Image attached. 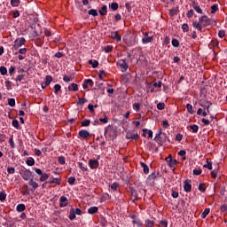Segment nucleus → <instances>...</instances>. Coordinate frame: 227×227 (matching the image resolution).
<instances>
[{"label": "nucleus", "instance_id": "nucleus-1", "mask_svg": "<svg viewBox=\"0 0 227 227\" xmlns=\"http://www.w3.org/2000/svg\"><path fill=\"white\" fill-rule=\"evenodd\" d=\"M210 24H212V20H210L208 16H200L199 21H193L192 26L198 29V31H203V27L210 26Z\"/></svg>", "mask_w": 227, "mask_h": 227}, {"label": "nucleus", "instance_id": "nucleus-2", "mask_svg": "<svg viewBox=\"0 0 227 227\" xmlns=\"http://www.w3.org/2000/svg\"><path fill=\"white\" fill-rule=\"evenodd\" d=\"M154 140L157 142L159 145H163L165 142L171 143L170 138H168V135L166 133H163L162 129H160L159 133L155 136Z\"/></svg>", "mask_w": 227, "mask_h": 227}, {"label": "nucleus", "instance_id": "nucleus-3", "mask_svg": "<svg viewBox=\"0 0 227 227\" xmlns=\"http://www.w3.org/2000/svg\"><path fill=\"white\" fill-rule=\"evenodd\" d=\"M106 137H110L111 139H114V126L109 125L106 128L105 130Z\"/></svg>", "mask_w": 227, "mask_h": 227}, {"label": "nucleus", "instance_id": "nucleus-4", "mask_svg": "<svg viewBox=\"0 0 227 227\" xmlns=\"http://www.w3.org/2000/svg\"><path fill=\"white\" fill-rule=\"evenodd\" d=\"M117 67L122 73H125L129 69V64H127L126 60H118L117 61Z\"/></svg>", "mask_w": 227, "mask_h": 227}, {"label": "nucleus", "instance_id": "nucleus-5", "mask_svg": "<svg viewBox=\"0 0 227 227\" xmlns=\"http://www.w3.org/2000/svg\"><path fill=\"white\" fill-rule=\"evenodd\" d=\"M25 43H26V38L24 37L18 38L14 41L12 49L17 51V49H20V47H22V45H24Z\"/></svg>", "mask_w": 227, "mask_h": 227}, {"label": "nucleus", "instance_id": "nucleus-6", "mask_svg": "<svg viewBox=\"0 0 227 227\" xmlns=\"http://www.w3.org/2000/svg\"><path fill=\"white\" fill-rule=\"evenodd\" d=\"M33 175V172L31 170H23L20 172V176L23 178V180H29Z\"/></svg>", "mask_w": 227, "mask_h": 227}, {"label": "nucleus", "instance_id": "nucleus-7", "mask_svg": "<svg viewBox=\"0 0 227 227\" xmlns=\"http://www.w3.org/2000/svg\"><path fill=\"white\" fill-rule=\"evenodd\" d=\"M184 192H192V184L191 179H186V181H184Z\"/></svg>", "mask_w": 227, "mask_h": 227}, {"label": "nucleus", "instance_id": "nucleus-8", "mask_svg": "<svg viewBox=\"0 0 227 227\" xmlns=\"http://www.w3.org/2000/svg\"><path fill=\"white\" fill-rule=\"evenodd\" d=\"M153 35H152V37H149L148 32H145V34H144L142 43H143V44H148L149 43H153Z\"/></svg>", "mask_w": 227, "mask_h": 227}, {"label": "nucleus", "instance_id": "nucleus-9", "mask_svg": "<svg viewBox=\"0 0 227 227\" xmlns=\"http://www.w3.org/2000/svg\"><path fill=\"white\" fill-rule=\"evenodd\" d=\"M192 6L194 8V10L197 12V13H203V10L201 6H200V4L197 3L196 1L192 2Z\"/></svg>", "mask_w": 227, "mask_h": 227}, {"label": "nucleus", "instance_id": "nucleus-10", "mask_svg": "<svg viewBox=\"0 0 227 227\" xmlns=\"http://www.w3.org/2000/svg\"><path fill=\"white\" fill-rule=\"evenodd\" d=\"M89 164H90V169H97V168H98L99 163L98 160H89Z\"/></svg>", "mask_w": 227, "mask_h": 227}, {"label": "nucleus", "instance_id": "nucleus-11", "mask_svg": "<svg viewBox=\"0 0 227 227\" xmlns=\"http://www.w3.org/2000/svg\"><path fill=\"white\" fill-rule=\"evenodd\" d=\"M88 84H89V86H90V88H93V80H91V79L85 80L82 84L83 90H88Z\"/></svg>", "mask_w": 227, "mask_h": 227}, {"label": "nucleus", "instance_id": "nucleus-12", "mask_svg": "<svg viewBox=\"0 0 227 227\" xmlns=\"http://www.w3.org/2000/svg\"><path fill=\"white\" fill-rule=\"evenodd\" d=\"M80 137H82V139H87V137H90V132L86 129H82L79 131Z\"/></svg>", "mask_w": 227, "mask_h": 227}, {"label": "nucleus", "instance_id": "nucleus-13", "mask_svg": "<svg viewBox=\"0 0 227 227\" xmlns=\"http://www.w3.org/2000/svg\"><path fill=\"white\" fill-rule=\"evenodd\" d=\"M59 207H67V205H68V199H67V197L65 196H61L59 199Z\"/></svg>", "mask_w": 227, "mask_h": 227}, {"label": "nucleus", "instance_id": "nucleus-14", "mask_svg": "<svg viewBox=\"0 0 227 227\" xmlns=\"http://www.w3.org/2000/svg\"><path fill=\"white\" fill-rule=\"evenodd\" d=\"M137 43H138L137 35H133V37H130V41L128 43V46H136Z\"/></svg>", "mask_w": 227, "mask_h": 227}, {"label": "nucleus", "instance_id": "nucleus-15", "mask_svg": "<svg viewBox=\"0 0 227 227\" xmlns=\"http://www.w3.org/2000/svg\"><path fill=\"white\" fill-rule=\"evenodd\" d=\"M131 218H132V223H136L137 225V227L143 226V222H141V220L139 218H137L135 215L131 216Z\"/></svg>", "mask_w": 227, "mask_h": 227}, {"label": "nucleus", "instance_id": "nucleus-16", "mask_svg": "<svg viewBox=\"0 0 227 227\" xmlns=\"http://www.w3.org/2000/svg\"><path fill=\"white\" fill-rule=\"evenodd\" d=\"M140 165L143 168L144 173L145 174H149L150 168H149L148 165L146 163L143 162V161L140 162Z\"/></svg>", "mask_w": 227, "mask_h": 227}, {"label": "nucleus", "instance_id": "nucleus-17", "mask_svg": "<svg viewBox=\"0 0 227 227\" xmlns=\"http://www.w3.org/2000/svg\"><path fill=\"white\" fill-rule=\"evenodd\" d=\"M178 12H179V8L178 6H176L169 10V15H171V17H174V15H177Z\"/></svg>", "mask_w": 227, "mask_h": 227}, {"label": "nucleus", "instance_id": "nucleus-18", "mask_svg": "<svg viewBox=\"0 0 227 227\" xmlns=\"http://www.w3.org/2000/svg\"><path fill=\"white\" fill-rule=\"evenodd\" d=\"M68 91H79L77 83H72L71 86L68 87Z\"/></svg>", "mask_w": 227, "mask_h": 227}, {"label": "nucleus", "instance_id": "nucleus-19", "mask_svg": "<svg viewBox=\"0 0 227 227\" xmlns=\"http://www.w3.org/2000/svg\"><path fill=\"white\" fill-rule=\"evenodd\" d=\"M121 35H120L119 32H115V40L117 41V46H121Z\"/></svg>", "mask_w": 227, "mask_h": 227}, {"label": "nucleus", "instance_id": "nucleus-20", "mask_svg": "<svg viewBox=\"0 0 227 227\" xmlns=\"http://www.w3.org/2000/svg\"><path fill=\"white\" fill-rule=\"evenodd\" d=\"M28 184L32 187V189H34V191L38 189V183L35 182V180L30 179Z\"/></svg>", "mask_w": 227, "mask_h": 227}, {"label": "nucleus", "instance_id": "nucleus-21", "mask_svg": "<svg viewBox=\"0 0 227 227\" xmlns=\"http://www.w3.org/2000/svg\"><path fill=\"white\" fill-rule=\"evenodd\" d=\"M48 184H57V185H61V177L53 178L52 180L48 181Z\"/></svg>", "mask_w": 227, "mask_h": 227}, {"label": "nucleus", "instance_id": "nucleus-22", "mask_svg": "<svg viewBox=\"0 0 227 227\" xmlns=\"http://www.w3.org/2000/svg\"><path fill=\"white\" fill-rule=\"evenodd\" d=\"M145 227H154V220L147 219L145 221Z\"/></svg>", "mask_w": 227, "mask_h": 227}, {"label": "nucleus", "instance_id": "nucleus-23", "mask_svg": "<svg viewBox=\"0 0 227 227\" xmlns=\"http://www.w3.org/2000/svg\"><path fill=\"white\" fill-rule=\"evenodd\" d=\"M178 163L177 160H173V156H171V162H170V168L175 171V168Z\"/></svg>", "mask_w": 227, "mask_h": 227}, {"label": "nucleus", "instance_id": "nucleus-24", "mask_svg": "<svg viewBox=\"0 0 227 227\" xmlns=\"http://www.w3.org/2000/svg\"><path fill=\"white\" fill-rule=\"evenodd\" d=\"M199 190H200V192H202V193H205V192L207 190L206 183H200Z\"/></svg>", "mask_w": 227, "mask_h": 227}, {"label": "nucleus", "instance_id": "nucleus-25", "mask_svg": "<svg viewBox=\"0 0 227 227\" xmlns=\"http://www.w3.org/2000/svg\"><path fill=\"white\" fill-rule=\"evenodd\" d=\"M17 212H24L26 210V205L19 204L16 207Z\"/></svg>", "mask_w": 227, "mask_h": 227}, {"label": "nucleus", "instance_id": "nucleus-26", "mask_svg": "<svg viewBox=\"0 0 227 227\" xmlns=\"http://www.w3.org/2000/svg\"><path fill=\"white\" fill-rule=\"evenodd\" d=\"M20 4V0H11V6L17 8Z\"/></svg>", "mask_w": 227, "mask_h": 227}, {"label": "nucleus", "instance_id": "nucleus-27", "mask_svg": "<svg viewBox=\"0 0 227 227\" xmlns=\"http://www.w3.org/2000/svg\"><path fill=\"white\" fill-rule=\"evenodd\" d=\"M89 214H97L98 212V207H91L88 210Z\"/></svg>", "mask_w": 227, "mask_h": 227}, {"label": "nucleus", "instance_id": "nucleus-28", "mask_svg": "<svg viewBox=\"0 0 227 227\" xmlns=\"http://www.w3.org/2000/svg\"><path fill=\"white\" fill-rule=\"evenodd\" d=\"M89 65H91L92 68H97L98 67V61L97 60H89Z\"/></svg>", "mask_w": 227, "mask_h": 227}, {"label": "nucleus", "instance_id": "nucleus-29", "mask_svg": "<svg viewBox=\"0 0 227 227\" xmlns=\"http://www.w3.org/2000/svg\"><path fill=\"white\" fill-rule=\"evenodd\" d=\"M191 129L192 130V133H198L200 127L198 126V124H192V126H190Z\"/></svg>", "mask_w": 227, "mask_h": 227}, {"label": "nucleus", "instance_id": "nucleus-30", "mask_svg": "<svg viewBox=\"0 0 227 227\" xmlns=\"http://www.w3.org/2000/svg\"><path fill=\"white\" fill-rule=\"evenodd\" d=\"M106 13H107V6L104 5L101 10H99V15H106Z\"/></svg>", "mask_w": 227, "mask_h": 227}, {"label": "nucleus", "instance_id": "nucleus-31", "mask_svg": "<svg viewBox=\"0 0 227 227\" xmlns=\"http://www.w3.org/2000/svg\"><path fill=\"white\" fill-rule=\"evenodd\" d=\"M209 213H210V208L206 207V209H204L203 213L201 214V217L206 218V216H207V215H209Z\"/></svg>", "mask_w": 227, "mask_h": 227}, {"label": "nucleus", "instance_id": "nucleus-32", "mask_svg": "<svg viewBox=\"0 0 227 227\" xmlns=\"http://www.w3.org/2000/svg\"><path fill=\"white\" fill-rule=\"evenodd\" d=\"M159 176H160L159 172H153L152 174H150V176H148V178L149 179H156Z\"/></svg>", "mask_w": 227, "mask_h": 227}, {"label": "nucleus", "instance_id": "nucleus-33", "mask_svg": "<svg viewBox=\"0 0 227 227\" xmlns=\"http://www.w3.org/2000/svg\"><path fill=\"white\" fill-rule=\"evenodd\" d=\"M219 10V6L217 4H212L211 5V13H215Z\"/></svg>", "mask_w": 227, "mask_h": 227}, {"label": "nucleus", "instance_id": "nucleus-34", "mask_svg": "<svg viewBox=\"0 0 227 227\" xmlns=\"http://www.w3.org/2000/svg\"><path fill=\"white\" fill-rule=\"evenodd\" d=\"M186 108L189 114H194L193 106L190 103L186 105Z\"/></svg>", "mask_w": 227, "mask_h": 227}, {"label": "nucleus", "instance_id": "nucleus-35", "mask_svg": "<svg viewBox=\"0 0 227 227\" xmlns=\"http://www.w3.org/2000/svg\"><path fill=\"white\" fill-rule=\"evenodd\" d=\"M168 220H160L159 226L160 227H168Z\"/></svg>", "mask_w": 227, "mask_h": 227}, {"label": "nucleus", "instance_id": "nucleus-36", "mask_svg": "<svg viewBox=\"0 0 227 227\" xmlns=\"http://www.w3.org/2000/svg\"><path fill=\"white\" fill-rule=\"evenodd\" d=\"M49 179L48 174L43 173L42 176H40V182H45V180Z\"/></svg>", "mask_w": 227, "mask_h": 227}, {"label": "nucleus", "instance_id": "nucleus-37", "mask_svg": "<svg viewBox=\"0 0 227 227\" xmlns=\"http://www.w3.org/2000/svg\"><path fill=\"white\" fill-rule=\"evenodd\" d=\"M172 46H174V48H178L180 46L178 39H172Z\"/></svg>", "mask_w": 227, "mask_h": 227}, {"label": "nucleus", "instance_id": "nucleus-38", "mask_svg": "<svg viewBox=\"0 0 227 227\" xmlns=\"http://www.w3.org/2000/svg\"><path fill=\"white\" fill-rule=\"evenodd\" d=\"M204 167L206 168H208V170H212L213 168V163L212 161H208V160H207V163L204 165Z\"/></svg>", "mask_w": 227, "mask_h": 227}, {"label": "nucleus", "instance_id": "nucleus-39", "mask_svg": "<svg viewBox=\"0 0 227 227\" xmlns=\"http://www.w3.org/2000/svg\"><path fill=\"white\" fill-rule=\"evenodd\" d=\"M52 81V76L51 75H47L45 77V86H49V84H51V82Z\"/></svg>", "mask_w": 227, "mask_h": 227}, {"label": "nucleus", "instance_id": "nucleus-40", "mask_svg": "<svg viewBox=\"0 0 227 227\" xmlns=\"http://www.w3.org/2000/svg\"><path fill=\"white\" fill-rule=\"evenodd\" d=\"M0 73L2 75H6V74H8V69H6L5 67H0Z\"/></svg>", "mask_w": 227, "mask_h": 227}, {"label": "nucleus", "instance_id": "nucleus-41", "mask_svg": "<svg viewBox=\"0 0 227 227\" xmlns=\"http://www.w3.org/2000/svg\"><path fill=\"white\" fill-rule=\"evenodd\" d=\"M89 15H92V17H97L98 15V12L95 9H90L89 11Z\"/></svg>", "mask_w": 227, "mask_h": 227}, {"label": "nucleus", "instance_id": "nucleus-42", "mask_svg": "<svg viewBox=\"0 0 227 227\" xmlns=\"http://www.w3.org/2000/svg\"><path fill=\"white\" fill-rule=\"evenodd\" d=\"M59 91H61V85L59 84H55L54 85V93L58 95Z\"/></svg>", "mask_w": 227, "mask_h": 227}, {"label": "nucleus", "instance_id": "nucleus-43", "mask_svg": "<svg viewBox=\"0 0 227 227\" xmlns=\"http://www.w3.org/2000/svg\"><path fill=\"white\" fill-rule=\"evenodd\" d=\"M26 164H27L28 166H35V159L29 158L26 160Z\"/></svg>", "mask_w": 227, "mask_h": 227}, {"label": "nucleus", "instance_id": "nucleus-44", "mask_svg": "<svg viewBox=\"0 0 227 227\" xmlns=\"http://www.w3.org/2000/svg\"><path fill=\"white\" fill-rule=\"evenodd\" d=\"M69 219L70 221H74V219H75V212H74V208H72L69 213Z\"/></svg>", "mask_w": 227, "mask_h": 227}, {"label": "nucleus", "instance_id": "nucleus-45", "mask_svg": "<svg viewBox=\"0 0 227 227\" xmlns=\"http://www.w3.org/2000/svg\"><path fill=\"white\" fill-rule=\"evenodd\" d=\"M8 106H10V107H15V98H9Z\"/></svg>", "mask_w": 227, "mask_h": 227}, {"label": "nucleus", "instance_id": "nucleus-46", "mask_svg": "<svg viewBox=\"0 0 227 227\" xmlns=\"http://www.w3.org/2000/svg\"><path fill=\"white\" fill-rule=\"evenodd\" d=\"M90 121L88 119H85L82 121V127H90Z\"/></svg>", "mask_w": 227, "mask_h": 227}, {"label": "nucleus", "instance_id": "nucleus-47", "mask_svg": "<svg viewBox=\"0 0 227 227\" xmlns=\"http://www.w3.org/2000/svg\"><path fill=\"white\" fill-rule=\"evenodd\" d=\"M78 166H79L80 169H82V171H88V167H87V166H84V165L82 164V162H79V163H78Z\"/></svg>", "mask_w": 227, "mask_h": 227}, {"label": "nucleus", "instance_id": "nucleus-48", "mask_svg": "<svg viewBox=\"0 0 227 227\" xmlns=\"http://www.w3.org/2000/svg\"><path fill=\"white\" fill-rule=\"evenodd\" d=\"M165 108H166L165 103H158V105H157L158 110H165Z\"/></svg>", "mask_w": 227, "mask_h": 227}, {"label": "nucleus", "instance_id": "nucleus-49", "mask_svg": "<svg viewBox=\"0 0 227 227\" xmlns=\"http://www.w3.org/2000/svg\"><path fill=\"white\" fill-rule=\"evenodd\" d=\"M69 185H74L75 184V177L71 176L67 180Z\"/></svg>", "mask_w": 227, "mask_h": 227}, {"label": "nucleus", "instance_id": "nucleus-50", "mask_svg": "<svg viewBox=\"0 0 227 227\" xmlns=\"http://www.w3.org/2000/svg\"><path fill=\"white\" fill-rule=\"evenodd\" d=\"M140 137L138 133H131V140H137Z\"/></svg>", "mask_w": 227, "mask_h": 227}, {"label": "nucleus", "instance_id": "nucleus-51", "mask_svg": "<svg viewBox=\"0 0 227 227\" xmlns=\"http://www.w3.org/2000/svg\"><path fill=\"white\" fill-rule=\"evenodd\" d=\"M12 127H14L15 129H20V126L19 125V121L13 120L12 121Z\"/></svg>", "mask_w": 227, "mask_h": 227}, {"label": "nucleus", "instance_id": "nucleus-52", "mask_svg": "<svg viewBox=\"0 0 227 227\" xmlns=\"http://www.w3.org/2000/svg\"><path fill=\"white\" fill-rule=\"evenodd\" d=\"M194 15V10L191 9V10H188V12L186 13V16L191 19V17H193Z\"/></svg>", "mask_w": 227, "mask_h": 227}, {"label": "nucleus", "instance_id": "nucleus-53", "mask_svg": "<svg viewBox=\"0 0 227 227\" xmlns=\"http://www.w3.org/2000/svg\"><path fill=\"white\" fill-rule=\"evenodd\" d=\"M182 29L184 33H187V31H189V25H187V23H184V25H182Z\"/></svg>", "mask_w": 227, "mask_h": 227}, {"label": "nucleus", "instance_id": "nucleus-54", "mask_svg": "<svg viewBox=\"0 0 227 227\" xmlns=\"http://www.w3.org/2000/svg\"><path fill=\"white\" fill-rule=\"evenodd\" d=\"M201 173H202L201 168H194V169H193V174H194L195 176H200Z\"/></svg>", "mask_w": 227, "mask_h": 227}, {"label": "nucleus", "instance_id": "nucleus-55", "mask_svg": "<svg viewBox=\"0 0 227 227\" xmlns=\"http://www.w3.org/2000/svg\"><path fill=\"white\" fill-rule=\"evenodd\" d=\"M125 6H126L128 12H131V10H132V5H131V3H130L129 1H128V2L126 3Z\"/></svg>", "mask_w": 227, "mask_h": 227}, {"label": "nucleus", "instance_id": "nucleus-56", "mask_svg": "<svg viewBox=\"0 0 227 227\" xmlns=\"http://www.w3.org/2000/svg\"><path fill=\"white\" fill-rule=\"evenodd\" d=\"M9 143L11 145V148H15V142H13V136H12L9 139Z\"/></svg>", "mask_w": 227, "mask_h": 227}, {"label": "nucleus", "instance_id": "nucleus-57", "mask_svg": "<svg viewBox=\"0 0 227 227\" xmlns=\"http://www.w3.org/2000/svg\"><path fill=\"white\" fill-rule=\"evenodd\" d=\"M105 52H113V46H106L104 48Z\"/></svg>", "mask_w": 227, "mask_h": 227}, {"label": "nucleus", "instance_id": "nucleus-58", "mask_svg": "<svg viewBox=\"0 0 227 227\" xmlns=\"http://www.w3.org/2000/svg\"><path fill=\"white\" fill-rule=\"evenodd\" d=\"M183 138H184L183 135L181 133H177L176 137V140H177V142H181Z\"/></svg>", "mask_w": 227, "mask_h": 227}, {"label": "nucleus", "instance_id": "nucleus-59", "mask_svg": "<svg viewBox=\"0 0 227 227\" xmlns=\"http://www.w3.org/2000/svg\"><path fill=\"white\" fill-rule=\"evenodd\" d=\"M133 109L138 112L140 110V105L139 103H134Z\"/></svg>", "mask_w": 227, "mask_h": 227}, {"label": "nucleus", "instance_id": "nucleus-60", "mask_svg": "<svg viewBox=\"0 0 227 227\" xmlns=\"http://www.w3.org/2000/svg\"><path fill=\"white\" fill-rule=\"evenodd\" d=\"M6 200V193L0 192V201H4Z\"/></svg>", "mask_w": 227, "mask_h": 227}, {"label": "nucleus", "instance_id": "nucleus-61", "mask_svg": "<svg viewBox=\"0 0 227 227\" xmlns=\"http://www.w3.org/2000/svg\"><path fill=\"white\" fill-rule=\"evenodd\" d=\"M171 160H172V154H168V156L166 158V161L168 164V167H170Z\"/></svg>", "mask_w": 227, "mask_h": 227}, {"label": "nucleus", "instance_id": "nucleus-62", "mask_svg": "<svg viewBox=\"0 0 227 227\" xmlns=\"http://www.w3.org/2000/svg\"><path fill=\"white\" fill-rule=\"evenodd\" d=\"M225 30H219L218 32V35L220 36V38H223V36H225Z\"/></svg>", "mask_w": 227, "mask_h": 227}, {"label": "nucleus", "instance_id": "nucleus-63", "mask_svg": "<svg viewBox=\"0 0 227 227\" xmlns=\"http://www.w3.org/2000/svg\"><path fill=\"white\" fill-rule=\"evenodd\" d=\"M5 86H6L7 90H12V82L6 81Z\"/></svg>", "mask_w": 227, "mask_h": 227}, {"label": "nucleus", "instance_id": "nucleus-64", "mask_svg": "<svg viewBox=\"0 0 227 227\" xmlns=\"http://www.w3.org/2000/svg\"><path fill=\"white\" fill-rule=\"evenodd\" d=\"M58 160L60 164H65V157L59 156Z\"/></svg>", "mask_w": 227, "mask_h": 227}]
</instances>
